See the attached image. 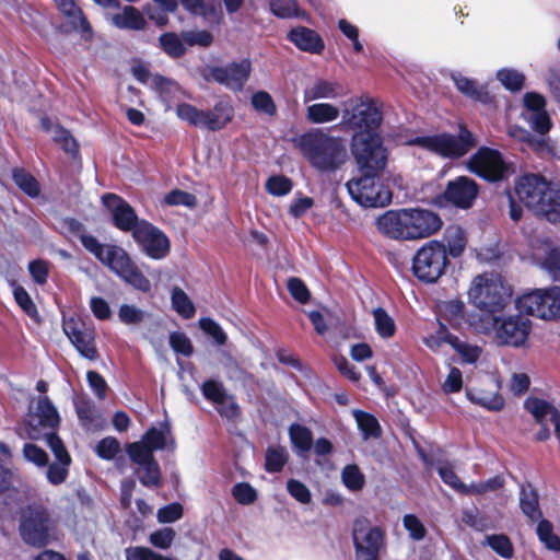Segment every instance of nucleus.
Segmentation results:
<instances>
[{"label": "nucleus", "mask_w": 560, "mask_h": 560, "mask_svg": "<svg viewBox=\"0 0 560 560\" xmlns=\"http://www.w3.org/2000/svg\"><path fill=\"white\" fill-rule=\"evenodd\" d=\"M382 114L369 98L349 102L342 113V124L357 132L352 138V152L363 175L350 179L347 189L363 207H385L392 192L378 178L387 162V150L377 132Z\"/></svg>", "instance_id": "obj_1"}, {"label": "nucleus", "mask_w": 560, "mask_h": 560, "mask_svg": "<svg viewBox=\"0 0 560 560\" xmlns=\"http://www.w3.org/2000/svg\"><path fill=\"white\" fill-rule=\"evenodd\" d=\"M59 421L57 409L47 397L43 396L38 398L35 407H30L24 427L21 429L32 440L42 438L47 440L57 459V463L51 464L47 469V479L52 485H59L66 480L71 462L62 441L52 432ZM20 435H23V432H20Z\"/></svg>", "instance_id": "obj_2"}, {"label": "nucleus", "mask_w": 560, "mask_h": 560, "mask_svg": "<svg viewBox=\"0 0 560 560\" xmlns=\"http://www.w3.org/2000/svg\"><path fill=\"white\" fill-rule=\"evenodd\" d=\"M442 225V219L432 210L424 208L389 210L377 219L380 232L394 240L429 237Z\"/></svg>", "instance_id": "obj_3"}, {"label": "nucleus", "mask_w": 560, "mask_h": 560, "mask_svg": "<svg viewBox=\"0 0 560 560\" xmlns=\"http://www.w3.org/2000/svg\"><path fill=\"white\" fill-rule=\"evenodd\" d=\"M295 145L308 164L323 173L337 171L348 159L345 140L323 129H312L300 136Z\"/></svg>", "instance_id": "obj_4"}, {"label": "nucleus", "mask_w": 560, "mask_h": 560, "mask_svg": "<svg viewBox=\"0 0 560 560\" xmlns=\"http://www.w3.org/2000/svg\"><path fill=\"white\" fill-rule=\"evenodd\" d=\"M518 199L550 222L560 221V184L536 174L522 176L515 185Z\"/></svg>", "instance_id": "obj_5"}, {"label": "nucleus", "mask_w": 560, "mask_h": 560, "mask_svg": "<svg viewBox=\"0 0 560 560\" xmlns=\"http://www.w3.org/2000/svg\"><path fill=\"white\" fill-rule=\"evenodd\" d=\"M81 243L103 265L135 289L142 292H148L151 289L150 281L142 275L124 248L116 245L101 244L92 235H82Z\"/></svg>", "instance_id": "obj_6"}, {"label": "nucleus", "mask_w": 560, "mask_h": 560, "mask_svg": "<svg viewBox=\"0 0 560 560\" xmlns=\"http://www.w3.org/2000/svg\"><path fill=\"white\" fill-rule=\"evenodd\" d=\"M81 243L103 265L135 289L142 292H148L151 289L150 281L142 275L124 248L116 245L101 244L92 235H82Z\"/></svg>", "instance_id": "obj_7"}, {"label": "nucleus", "mask_w": 560, "mask_h": 560, "mask_svg": "<svg viewBox=\"0 0 560 560\" xmlns=\"http://www.w3.org/2000/svg\"><path fill=\"white\" fill-rule=\"evenodd\" d=\"M468 299L475 307L488 313L490 317L510 304L512 288L500 273L483 272L471 280Z\"/></svg>", "instance_id": "obj_8"}, {"label": "nucleus", "mask_w": 560, "mask_h": 560, "mask_svg": "<svg viewBox=\"0 0 560 560\" xmlns=\"http://www.w3.org/2000/svg\"><path fill=\"white\" fill-rule=\"evenodd\" d=\"M396 144L419 145L443 158H460L465 155L476 142L467 129H460L458 136L441 133L428 137H410L397 135Z\"/></svg>", "instance_id": "obj_9"}, {"label": "nucleus", "mask_w": 560, "mask_h": 560, "mask_svg": "<svg viewBox=\"0 0 560 560\" xmlns=\"http://www.w3.org/2000/svg\"><path fill=\"white\" fill-rule=\"evenodd\" d=\"M352 541L355 560H378L386 548V530L366 517H358L352 525Z\"/></svg>", "instance_id": "obj_10"}, {"label": "nucleus", "mask_w": 560, "mask_h": 560, "mask_svg": "<svg viewBox=\"0 0 560 560\" xmlns=\"http://www.w3.org/2000/svg\"><path fill=\"white\" fill-rule=\"evenodd\" d=\"M448 265L445 247L439 241H430L424 244L412 259L413 275L427 283L436 282Z\"/></svg>", "instance_id": "obj_11"}, {"label": "nucleus", "mask_w": 560, "mask_h": 560, "mask_svg": "<svg viewBox=\"0 0 560 560\" xmlns=\"http://www.w3.org/2000/svg\"><path fill=\"white\" fill-rule=\"evenodd\" d=\"M520 312L544 320L560 319V287L536 289L525 293L516 301Z\"/></svg>", "instance_id": "obj_12"}, {"label": "nucleus", "mask_w": 560, "mask_h": 560, "mask_svg": "<svg viewBox=\"0 0 560 560\" xmlns=\"http://www.w3.org/2000/svg\"><path fill=\"white\" fill-rule=\"evenodd\" d=\"M485 332L493 330L494 338L500 345L512 347H522L532 329V323L522 315H510L506 317L490 316L488 317Z\"/></svg>", "instance_id": "obj_13"}, {"label": "nucleus", "mask_w": 560, "mask_h": 560, "mask_svg": "<svg viewBox=\"0 0 560 560\" xmlns=\"http://www.w3.org/2000/svg\"><path fill=\"white\" fill-rule=\"evenodd\" d=\"M63 331L80 354L91 361L97 359L94 329L77 317H65Z\"/></svg>", "instance_id": "obj_14"}, {"label": "nucleus", "mask_w": 560, "mask_h": 560, "mask_svg": "<svg viewBox=\"0 0 560 560\" xmlns=\"http://www.w3.org/2000/svg\"><path fill=\"white\" fill-rule=\"evenodd\" d=\"M127 453L138 466L136 474L140 482L145 487H158L161 483V471L153 454L141 443L127 445Z\"/></svg>", "instance_id": "obj_15"}, {"label": "nucleus", "mask_w": 560, "mask_h": 560, "mask_svg": "<svg viewBox=\"0 0 560 560\" xmlns=\"http://www.w3.org/2000/svg\"><path fill=\"white\" fill-rule=\"evenodd\" d=\"M21 535L25 542L45 546L48 542V514L45 510L30 508L22 515Z\"/></svg>", "instance_id": "obj_16"}, {"label": "nucleus", "mask_w": 560, "mask_h": 560, "mask_svg": "<svg viewBox=\"0 0 560 560\" xmlns=\"http://www.w3.org/2000/svg\"><path fill=\"white\" fill-rule=\"evenodd\" d=\"M469 168L488 180H499L508 172L501 154L490 148H480L469 161Z\"/></svg>", "instance_id": "obj_17"}, {"label": "nucleus", "mask_w": 560, "mask_h": 560, "mask_svg": "<svg viewBox=\"0 0 560 560\" xmlns=\"http://www.w3.org/2000/svg\"><path fill=\"white\" fill-rule=\"evenodd\" d=\"M132 235L147 255L154 259L163 258L170 249L167 237L147 221L138 223Z\"/></svg>", "instance_id": "obj_18"}, {"label": "nucleus", "mask_w": 560, "mask_h": 560, "mask_svg": "<svg viewBox=\"0 0 560 560\" xmlns=\"http://www.w3.org/2000/svg\"><path fill=\"white\" fill-rule=\"evenodd\" d=\"M524 119L540 135L547 133L551 128L550 117L546 110V100L542 95L528 92L524 95Z\"/></svg>", "instance_id": "obj_19"}, {"label": "nucleus", "mask_w": 560, "mask_h": 560, "mask_svg": "<svg viewBox=\"0 0 560 560\" xmlns=\"http://www.w3.org/2000/svg\"><path fill=\"white\" fill-rule=\"evenodd\" d=\"M478 195V186L474 179L459 176L447 184L444 191L445 199L454 206L468 209Z\"/></svg>", "instance_id": "obj_20"}, {"label": "nucleus", "mask_w": 560, "mask_h": 560, "mask_svg": "<svg viewBox=\"0 0 560 560\" xmlns=\"http://www.w3.org/2000/svg\"><path fill=\"white\" fill-rule=\"evenodd\" d=\"M250 61L243 59L224 67H217L211 70V77L218 83L231 90H241L250 73Z\"/></svg>", "instance_id": "obj_21"}, {"label": "nucleus", "mask_w": 560, "mask_h": 560, "mask_svg": "<svg viewBox=\"0 0 560 560\" xmlns=\"http://www.w3.org/2000/svg\"><path fill=\"white\" fill-rule=\"evenodd\" d=\"M103 205L112 213L115 225L122 231H135L141 221L138 220L135 210L124 199L114 194L104 195Z\"/></svg>", "instance_id": "obj_22"}, {"label": "nucleus", "mask_w": 560, "mask_h": 560, "mask_svg": "<svg viewBox=\"0 0 560 560\" xmlns=\"http://www.w3.org/2000/svg\"><path fill=\"white\" fill-rule=\"evenodd\" d=\"M165 11L172 12L177 8V0H154ZM189 12L205 18L208 22H219L222 15L220 5L214 0H180Z\"/></svg>", "instance_id": "obj_23"}, {"label": "nucleus", "mask_w": 560, "mask_h": 560, "mask_svg": "<svg viewBox=\"0 0 560 560\" xmlns=\"http://www.w3.org/2000/svg\"><path fill=\"white\" fill-rule=\"evenodd\" d=\"M132 74L135 78L148 85L149 88L158 91L163 101L168 102L172 95L178 90V86L175 82L163 78L159 74L151 73L148 65L137 61L132 66Z\"/></svg>", "instance_id": "obj_24"}, {"label": "nucleus", "mask_w": 560, "mask_h": 560, "mask_svg": "<svg viewBox=\"0 0 560 560\" xmlns=\"http://www.w3.org/2000/svg\"><path fill=\"white\" fill-rule=\"evenodd\" d=\"M67 19V23L63 25L65 31H77L83 38L89 39L91 37V27L79 7L73 0H54Z\"/></svg>", "instance_id": "obj_25"}, {"label": "nucleus", "mask_w": 560, "mask_h": 560, "mask_svg": "<svg viewBox=\"0 0 560 560\" xmlns=\"http://www.w3.org/2000/svg\"><path fill=\"white\" fill-rule=\"evenodd\" d=\"M533 256L555 280H560V244L544 243L534 248Z\"/></svg>", "instance_id": "obj_26"}, {"label": "nucleus", "mask_w": 560, "mask_h": 560, "mask_svg": "<svg viewBox=\"0 0 560 560\" xmlns=\"http://www.w3.org/2000/svg\"><path fill=\"white\" fill-rule=\"evenodd\" d=\"M342 96L341 86L335 81L326 79H315L304 90L303 98L305 103L317 100H335Z\"/></svg>", "instance_id": "obj_27"}, {"label": "nucleus", "mask_w": 560, "mask_h": 560, "mask_svg": "<svg viewBox=\"0 0 560 560\" xmlns=\"http://www.w3.org/2000/svg\"><path fill=\"white\" fill-rule=\"evenodd\" d=\"M289 39L301 50L312 54L320 52L324 43L316 32L304 26L293 28L289 33Z\"/></svg>", "instance_id": "obj_28"}, {"label": "nucleus", "mask_w": 560, "mask_h": 560, "mask_svg": "<svg viewBox=\"0 0 560 560\" xmlns=\"http://www.w3.org/2000/svg\"><path fill=\"white\" fill-rule=\"evenodd\" d=\"M445 247L446 255L453 258L460 257L467 246V236L463 228L459 225H450L443 234L441 242Z\"/></svg>", "instance_id": "obj_29"}, {"label": "nucleus", "mask_w": 560, "mask_h": 560, "mask_svg": "<svg viewBox=\"0 0 560 560\" xmlns=\"http://www.w3.org/2000/svg\"><path fill=\"white\" fill-rule=\"evenodd\" d=\"M524 408L533 416L538 424L557 419V416L560 413L550 401L533 396L525 400Z\"/></svg>", "instance_id": "obj_30"}, {"label": "nucleus", "mask_w": 560, "mask_h": 560, "mask_svg": "<svg viewBox=\"0 0 560 560\" xmlns=\"http://www.w3.org/2000/svg\"><path fill=\"white\" fill-rule=\"evenodd\" d=\"M140 443L145 445L152 454L156 450L173 448L174 440L171 435L170 425L163 423L160 428H151Z\"/></svg>", "instance_id": "obj_31"}, {"label": "nucleus", "mask_w": 560, "mask_h": 560, "mask_svg": "<svg viewBox=\"0 0 560 560\" xmlns=\"http://www.w3.org/2000/svg\"><path fill=\"white\" fill-rule=\"evenodd\" d=\"M206 128L210 130H220L228 122H230L234 116L233 106L226 102H219L212 110L205 112Z\"/></svg>", "instance_id": "obj_32"}, {"label": "nucleus", "mask_w": 560, "mask_h": 560, "mask_svg": "<svg viewBox=\"0 0 560 560\" xmlns=\"http://www.w3.org/2000/svg\"><path fill=\"white\" fill-rule=\"evenodd\" d=\"M43 129L49 132L55 142L61 145V148L69 154L78 153V144L70 132L57 124H54L48 118L42 119Z\"/></svg>", "instance_id": "obj_33"}, {"label": "nucleus", "mask_w": 560, "mask_h": 560, "mask_svg": "<svg viewBox=\"0 0 560 560\" xmlns=\"http://www.w3.org/2000/svg\"><path fill=\"white\" fill-rule=\"evenodd\" d=\"M467 398L490 411H499L504 407V398L498 392L474 388L467 390Z\"/></svg>", "instance_id": "obj_34"}, {"label": "nucleus", "mask_w": 560, "mask_h": 560, "mask_svg": "<svg viewBox=\"0 0 560 560\" xmlns=\"http://www.w3.org/2000/svg\"><path fill=\"white\" fill-rule=\"evenodd\" d=\"M339 114V108L329 103H315L306 108V118L313 124L331 122Z\"/></svg>", "instance_id": "obj_35"}, {"label": "nucleus", "mask_w": 560, "mask_h": 560, "mask_svg": "<svg viewBox=\"0 0 560 560\" xmlns=\"http://www.w3.org/2000/svg\"><path fill=\"white\" fill-rule=\"evenodd\" d=\"M373 325L376 334L382 339H390L395 336L397 326L393 316L382 307L372 311Z\"/></svg>", "instance_id": "obj_36"}, {"label": "nucleus", "mask_w": 560, "mask_h": 560, "mask_svg": "<svg viewBox=\"0 0 560 560\" xmlns=\"http://www.w3.org/2000/svg\"><path fill=\"white\" fill-rule=\"evenodd\" d=\"M451 78L457 90L466 96L480 102H487L489 100L488 94L481 86H479L475 81L464 77L462 73L454 72Z\"/></svg>", "instance_id": "obj_37"}, {"label": "nucleus", "mask_w": 560, "mask_h": 560, "mask_svg": "<svg viewBox=\"0 0 560 560\" xmlns=\"http://www.w3.org/2000/svg\"><path fill=\"white\" fill-rule=\"evenodd\" d=\"M291 443L296 448L300 456L305 455L312 447L313 434L301 424H292L289 429Z\"/></svg>", "instance_id": "obj_38"}, {"label": "nucleus", "mask_w": 560, "mask_h": 560, "mask_svg": "<svg viewBox=\"0 0 560 560\" xmlns=\"http://www.w3.org/2000/svg\"><path fill=\"white\" fill-rule=\"evenodd\" d=\"M113 23L119 28L141 30L145 25L142 14L133 7H126L121 13L113 16Z\"/></svg>", "instance_id": "obj_39"}, {"label": "nucleus", "mask_w": 560, "mask_h": 560, "mask_svg": "<svg viewBox=\"0 0 560 560\" xmlns=\"http://www.w3.org/2000/svg\"><path fill=\"white\" fill-rule=\"evenodd\" d=\"M450 346L459 355L463 363L474 364L482 353V349L474 343L460 340L458 337L450 339Z\"/></svg>", "instance_id": "obj_40"}, {"label": "nucleus", "mask_w": 560, "mask_h": 560, "mask_svg": "<svg viewBox=\"0 0 560 560\" xmlns=\"http://www.w3.org/2000/svg\"><path fill=\"white\" fill-rule=\"evenodd\" d=\"M172 306L176 313L183 318H192L196 314V308L190 298L185 291L178 287L172 289L171 293Z\"/></svg>", "instance_id": "obj_41"}, {"label": "nucleus", "mask_w": 560, "mask_h": 560, "mask_svg": "<svg viewBox=\"0 0 560 560\" xmlns=\"http://www.w3.org/2000/svg\"><path fill=\"white\" fill-rule=\"evenodd\" d=\"M520 505L523 513L530 520H538L541 515L538 508V497L532 487H523L520 493Z\"/></svg>", "instance_id": "obj_42"}, {"label": "nucleus", "mask_w": 560, "mask_h": 560, "mask_svg": "<svg viewBox=\"0 0 560 560\" xmlns=\"http://www.w3.org/2000/svg\"><path fill=\"white\" fill-rule=\"evenodd\" d=\"M270 10L281 19L304 18V12L294 0H271Z\"/></svg>", "instance_id": "obj_43"}, {"label": "nucleus", "mask_w": 560, "mask_h": 560, "mask_svg": "<svg viewBox=\"0 0 560 560\" xmlns=\"http://www.w3.org/2000/svg\"><path fill=\"white\" fill-rule=\"evenodd\" d=\"M485 544L502 558L511 559L513 557V545L510 538L503 534L487 535Z\"/></svg>", "instance_id": "obj_44"}, {"label": "nucleus", "mask_w": 560, "mask_h": 560, "mask_svg": "<svg viewBox=\"0 0 560 560\" xmlns=\"http://www.w3.org/2000/svg\"><path fill=\"white\" fill-rule=\"evenodd\" d=\"M177 117L187 121L189 125L197 127H206L205 110H199L190 104H179L176 108Z\"/></svg>", "instance_id": "obj_45"}, {"label": "nucleus", "mask_w": 560, "mask_h": 560, "mask_svg": "<svg viewBox=\"0 0 560 560\" xmlns=\"http://www.w3.org/2000/svg\"><path fill=\"white\" fill-rule=\"evenodd\" d=\"M288 452L282 446H271L266 452V469L269 472L280 471L288 462Z\"/></svg>", "instance_id": "obj_46"}, {"label": "nucleus", "mask_w": 560, "mask_h": 560, "mask_svg": "<svg viewBox=\"0 0 560 560\" xmlns=\"http://www.w3.org/2000/svg\"><path fill=\"white\" fill-rule=\"evenodd\" d=\"M13 179L15 184L30 197H37L40 189L38 182L22 168L13 171Z\"/></svg>", "instance_id": "obj_47"}, {"label": "nucleus", "mask_w": 560, "mask_h": 560, "mask_svg": "<svg viewBox=\"0 0 560 560\" xmlns=\"http://www.w3.org/2000/svg\"><path fill=\"white\" fill-rule=\"evenodd\" d=\"M353 416L365 439L378 435L380 425L376 418L360 410H354Z\"/></svg>", "instance_id": "obj_48"}, {"label": "nucleus", "mask_w": 560, "mask_h": 560, "mask_svg": "<svg viewBox=\"0 0 560 560\" xmlns=\"http://www.w3.org/2000/svg\"><path fill=\"white\" fill-rule=\"evenodd\" d=\"M455 338L452 334H450L446 327L440 324L439 329L435 334H430L429 336L423 338V343L432 351L440 352L442 351L445 345H450V339Z\"/></svg>", "instance_id": "obj_49"}, {"label": "nucleus", "mask_w": 560, "mask_h": 560, "mask_svg": "<svg viewBox=\"0 0 560 560\" xmlns=\"http://www.w3.org/2000/svg\"><path fill=\"white\" fill-rule=\"evenodd\" d=\"M537 535L548 549L560 551V538L553 534L550 522L545 520L540 521L537 525Z\"/></svg>", "instance_id": "obj_50"}, {"label": "nucleus", "mask_w": 560, "mask_h": 560, "mask_svg": "<svg viewBox=\"0 0 560 560\" xmlns=\"http://www.w3.org/2000/svg\"><path fill=\"white\" fill-rule=\"evenodd\" d=\"M126 560H173L155 552L149 547L133 546L125 549Z\"/></svg>", "instance_id": "obj_51"}, {"label": "nucleus", "mask_w": 560, "mask_h": 560, "mask_svg": "<svg viewBox=\"0 0 560 560\" xmlns=\"http://www.w3.org/2000/svg\"><path fill=\"white\" fill-rule=\"evenodd\" d=\"M498 80L509 90L517 91L523 88L525 77L514 69H502L497 73Z\"/></svg>", "instance_id": "obj_52"}, {"label": "nucleus", "mask_w": 560, "mask_h": 560, "mask_svg": "<svg viewBox=\"0 0 560 560\" xmlns=\"http://www.w3.org/2000/svg\"><path fill=\"white\" fill-rule=\"evenodd\" d=\"M345 486L351 491L362 489L364 485V476L355 465H348L343 468L341 474Z\"/></svg>", "instance_id": "obj_53"}, {"label": "nucleus", "mask_w": 560, "mask_h": 560, "mask_svg": "<svg viewBox=\"0 0 560 560\" xmlns=\"http://www.w3.org/2000/svg\"><path fill=\"white\" fill-rule=\"evenodd\" d=\"M438 472L441 479L452 487L454 490L464 493L466 492L467 485L463 483L454 471V468L448 463H443L438 466Z\"/></svg>", "instance_id": "obj_54"}, {"label": "nucleus", "mask_w": 560, "mask_h": 560, "mask_svg": "<svg viewBox=\"0 0 560 560\" xmlns=\"http://www.w3.org/2000/svg\"><path fill=\"white\" fill-rule=\"evenodd\" d=\"M95 452L103 459H114L120 453V443L115 438H104L96 444Z\"/></svg>", "instance_id": "obj_55"}, {"label": "nucleus", "mask_w": 560, "mask_h": 560, "mask_svg": "<svg viewBox=\"0 0 560 560\" xmlns=\"http://www.w3.org/2000/svg\"><path fill=\"white\" fill-rule=\"evenodd\" d=\"M163 50L171 57H180L185 52V46L174 33H167L160 38Z\"/></svg>", "instance_id": "obj_56"}, {"label": "nucleus", "mask_w": 560, "mask_h": 560, "mask_svg": "<svg viewBox=\"0 0 560 560\" xmlns=\"http://www.w3.org/2000/svg\"><path fill=\"white\" fill-rule=\"evenodd\" d=\"M266 189L269 194L273 196H285L288 195L292 189V183L289 178L276 175L271 176L267 183H266Z\"/></svg>", "instance_id": "obj_57"}, {"label": "nucleus", "mask_w": 560, "mask_h": 560, "mask_svg": "<svg viewBox=\"0 0 560 560\" xmlns=\"http://www.w3.org/2000/svg\"><path fill=\"white\" fill-rule=\"evenodd\" d=\"M233 498L243 505H248L257 499L256 490L246 482L236 483L232 489Z\"/></svg>", "instance_id": "obj_58"}, {"label": "nucleus", "mask_w": 560, "mask_h": 560, "mask_svg": "<svg viewBox=\"0 0 560 560\" xmlns=\"http://www.w3.org/2000/svg\"><path fill=\"white\" fill-rule=\"evenodd\" d=\"M50 265L43 259H35L28 264V272L35 283L43 285L47 282Z\"/></svg>", "instance_id": "obj_59"}, {"label": "nucleus", "mask_w": 560, "mask_h": 560, "mask_svg": "<svg viewBox=\"0 0 560 560\" xmlns=\"http://www.w3.org/2000/svg\"><path fill=\"white\" fill-rule=\"evenodd\" d=\"M13 296L19 306L30 316L35 317L37 315V308L33 303L27 291L21 285H14Z\"/></svg>", "instance_id": "obj_60"}, {"label": "nucleus", "mask_w": 560, "mask_h": 560, "mask_svg": "<svg viewBox=\"0 0 560 560\" xmlns=\"http://www.w3.org/2000/svg\"><path fill=\"white\" fill-rule=\"evenodd\" d=\"M404 527L408 530L410 538L421 540L427 534V529L422 522L412 514H407L402 518Z\"/></svg>", "instance_id": "obj_61"}, {"label": "nucleus", "mask_w": 560, "mask_h": 560, "mask_svg": "<svg viewBox=\"0 0 560 560\" xmlns=\"http://www.w3.org/2000/svg\"><path fill=\"white\" fill-rule=\"evenodd\" d=\"M175 538V530L171 527H164L150 534V542L160 549H167L171 547Z\"/></svg>", "instance_id": "obj_62"}, {"label": "nucleus", "mask_w": 560, "mask_h": 560, "mask_svg": "<svg viewBox=\"0 0 560 560\" xmlns=\"http://www.w3.org/2000/svg\"><path fill=\"white\" fill-rule=\"evenodd\" d=\"M440 312L450 320L457 322L464 316L465 304L459 300H451L440 305Z\"/></svg>", "instance_id": "obj_63"}, {"label": "nucleus", "mask_w": 560, "mask_h": 560, "mask_svg": "<svg viewBox=\"0 0 560 560\" xmlns=\"http://www.w3.org/2000/svg\"><path fill=\"white\" fill-rule=\"evenodd\" d=\"M144 316L145 313L135 305L124 304L118 311L119 319L127 325L139 324L144 319Z\"/></svg>", "instance_id": "obj_64"}]
</instances>
